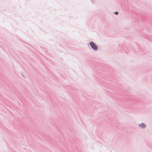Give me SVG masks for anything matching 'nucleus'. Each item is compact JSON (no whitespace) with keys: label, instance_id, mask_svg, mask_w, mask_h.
<instances>
[{"label":"nucleus","instance_id":"2","mask_svg":"<svg viewBox=\"0 0 152 152\" xmlns=\"http://www.w3.org/2000/svg\"><path fill=\"white\" fill-rule=\"evenodd\" d=\"M142 128H144L145 127V124H141L139 125Z\"/></svg>","mask_w":152,"mask_h":152},{"label":"nucleus","instance_id":"3","mask_svg":"<svg viewBox=\"0 0 152 152\" xmlns=\"http://www.w3.org/2000/svg\"><path fill=\"white\" fill-rule=\"evenodd\" d=\"M115 14H116V15H118V12H115Z\"/></svg>","mask_w":152,"mask_h":152},{"label":"nucleus","instance_id":"1","mask_svg":"<svg viewBox=\"0 0 152 152\" xmlns=\"http://www.w3.org/2000/svg\"><path fill=\"white\" fill-rule=\"evenodd\" d=\"M90 45L91 48L94 50H96L97 49V47L96 45L93 42H90Z\"/></svg>","mask_w":152,"mask_h":152}]
</instances>
